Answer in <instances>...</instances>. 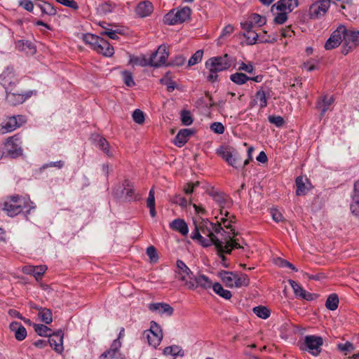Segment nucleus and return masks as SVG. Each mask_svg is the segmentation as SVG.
Segmentation results:
<instances>
[{
  "mask_svg": "<svg viewBox=\"0 0 359 359\" xmlns=\"http://www.w3.org/2000/svg\"><path fill=\"white\" fill-rule=\"evenodd\" d=\"M213 291L225 299H230L232 297L231 292L229 290L223 288L222 285L219 283H215L212 285Z\"/></svg>",
  "mask_w": 359,
  "mask_h": 359,
  "instance_id": "obj_38",
  "label": "nucleus"
},
{
  "mask_svg": "<svg viewBox=\"0 0 359 359\" xmlns=\"http://www.w3.org/2000/svg\"><path fill=\"white\" fill-rule=\"evenodd\" d=\"M2 210H4L8 217H13L22 212V205L4 202Z\"/></svg>",
  "mask_w": 359,
  "mask_h": 359,
  "instance_id": "obj_24",
  "label": "nucleus"
},
{
  "mask_svg": "<svg viewBox=\"0 0 359 359\" xmlns=\"http://www.w3.org/2000/svg\"><path fill=\"white\" fill-rule=\"evenodd\" d=\"M97 137H98V140H97V142L96 144L97 147L100 149L102 150L103 152L108 156H109V157L112 156L113 153L110 150V146H109L108 141L102 137L97 136Z\"/></svg>",
  "mask_w": 359,
  "mask_h": 359,
  "instance_id": "obj_40",
  "label": "nucleus"
},
{
  "mask_svg": "<svg viewBox=\"0 0 359 359\" xmlns=\"http://www.w3.org/2000/svg\"><path fill=\"white\" fill-rule=\"evenodd\" d=\"M133 118L135 123L142 124L144 122V114L142 111L137 109L133 113Z\"/></svg>",
  "mask_w": 359,
  "mask_h": 359,
  "instance_id": "obj_58",
  "label": "nucleus"
},
{
  "mask_svg": "<svg viewBox=\"0 0 359 359\" xmlns=\"http://www.w3.org/2000/svg\"><path fill=\"white\" fill-rule=\"evenodd\" d=\"M163 353L165 355H170L175 358L177 356H184V352L183 349L177 345H173L170 346L165 347L163 350Z\"/></svg>",
  "mask_w": 359,
  "mask_h": 359,
  "instance_id": "obj_39",
  "label": "nucleus"
},
{
  "mask_svg": "<svg viewBox=\"0 0 359 359\" xmlns=\"http://www.w3.org/2000/svg\"><path fill=\"white\" fill-rule=\"evenodd\" d=\"M203 55V51L198 50L190 57L188 61V66H193L201 61Z\"/></svg>",
  "mask_w": 359,
  "mask_h": 359,
  "instance_id": "obj_53",
  "label": "nucleus"
},
{
  "mask_svg": "<svg viewBox=\"0 0 359 359\" xmlns=\"http://www.w3.org/2000/svg\"><path fill=\"white\" fill-rule=\"evenodd\" d=\"M238 69L239 71H243V72H245L249 74H252L255 71V67L251 62L246 64V63L242 62L240 64Z\"/></svg>",
  "mask_w": 359,
  "mask_h": 359,
  "instance_id": "obj_63",
  "label": "nucleus"
},
{
  "mask_svg": "<svg viewBox=\"0 0 359 359\" xmlns=\"http://www.w3.org/2000/svg\"><path fill=\"white\" fill-rule=\"evenodd\" d=\"M234 287H241L248 286L250 283V279L246 274H241L240 276L236 272V278L234 280Z\"/></svg>",
  "mask_w": 359,
  "mask_h": 359,
  "instance_id": "obj_44",
  "label": "nucleus"
},
{
  "mask_svg": "<svg viewBox=\"0 0 359 359\" xmlns=\"http://www.w3.org/2000/svg\"><path fill=\"white\" fill-rule=\"evenodd\" d=\"M250 76L242 72H236L232 74L230 76V79L232 82L237 85H243L247 83L249 81Z\"/></svg>",
  "mask_w": 359,
  "mask_h": 359,
  "instance_id": "obj_41",
  "label": "nucleus"
},
{
  "mask_svg": "<svg viewBox=\"0 0 359 359\" xmlns=\"http://www.w3.org/2000/svg\"><path fill=\"white\" fill-rule=\"evenodd\" d=\"M298 6L297 0H280L271 7V12H285L286 13L292 12Z\"/></svg>",
  "mask_w": 359,
  "mask_h": 359,
  "instance_id": "obj_13",
  "label": "nucleus"
},
{
  "mask_svg": "<svg viewBox=\"0 0 359 359\" xmlns=\"http://www.w3.org/2000/svg\"><path fill=\"white\" fill-rule=\"evenodd\" d=\"M153 11V6L149 1H144L138 4L136 8V13L141 18L149 15Z\"/></svg>",
  "mask_w": 359,
  "mask_h": 359,
  "instance_id": "obj_29",
  "label": "nucleus"
},
{
  "mask_svg": "<svg viewBox=\"0 0 359 359\" xmlns=\"http://www.w3.org/2000/svg\"><path fill=\"white\" fill-rule=\"evenodd\" d=\"M191 14V10L188 6H184L177 11H170L164 17V22L168 25H174L182 23L188 20Z\"/></svg>",
  "mask_w": 359,
  "mask_h": 359,
  "instance_id": "obj_3",
  "label": "nucleus"
},
{
  "mask_svg": "<svg viewBox=\"0 0 359 359\" xmlns=\"http://www.w3.org/2000/svg\"><path fill=\"white\" fill-rule=\"evenodd\" d=\"M273 14L276 15L274 18V22L276 24H283L287 19V13H286L285 12H276V13Z\"/></svg>",
  "mask_w": 359,
  "mask_h": 359,
  "instance_id": "obj_62",
  "label": "nucleus"
},
{
  "mask_svg": "<svg viewBox=\"0 0 359 359\" xmlns=\"http://www.w3.org/2000/svg\"><path fill=\"white\" fill-rule=\"evenodd\" d=\"M6 100L11 105H18L23 103L27 99L29 98L33 94L32 90L27 91L25 93H20L18 90H13V88L6 90Z\"/></svg>",
  "mask_w": 359,
  "mask_h": 359,
  "instance_id": "obj_5",
  "label": "nucleus"
},
{
  "mask_svg": "<svg viewBox=\"0 0 359 359\" xmlns=\"http://www.w3.org/2000/svg\"><path fill=\"white\" fill-rule=\"evenodd\" d=\"M39 311V316L45 324H50L53 321L52 312L50 309L42 307H35Z\"/></svg>",
  "mask_w": 359,
  "mask_h": 359,
  "instance_id": "obj_36",
  "label": "nucleus"
},
{
  "mask_svg": "<svg viewBox=\"0 0 359 359\" xmlns=\"http://www.w3.org/2000/svg\"><path fill=\"white\" fill-rule=\"evenodd\" d=\"M338 305L339 297L337 294L333 293L329 295L325 302L326 308L330 311H335L338 308Z\"/></svg>",
  "mask_w": 359,
  "mask_h": 359,
  "instance_id": "obj_42",
  "label": "nucleus"
},
{
  "mask_svg": "<svg viewBox=\"0 0 359 359\" xmlns=\"http://www.w3.org/2000/svg\"><path fill=\"white\" fill-rule=\"evenodd\" d=\"M35 6L40 9L41 16H54L57 14L56 8L49 2L43 0H35Z\"/></svg>",
  "mask_w": 359,
  "mask_h": 359,
  "instance_id": "obj_19",
  "label": "nucleus"
},
{
  "mask_svg": "<svg viewBox=\"0 0 359 359\" xmlns=\"http://www.w3.org/2000/svg\"><path fill=\"white\" fill-rule=\"evenodd\" d=\"M344 41L348 43L352 47L356 48L359 46V31L348 30L346 28V32L344 33Z\"/></svg>",
  "mask_w": 359,
  "mask_h": 359,
  "instance_id": "obj_26",
  "label": "nucleus"
},
{
  "mask_svg": "<svg viewBox=\"0 0 359 359\" xmlns=\"http://www.w3.org/2000/svg\"><path fill=\"white\" fill-rule=\"evenodd\" d=\"M121 346V341L118 339H114L110 348L104 351L100 356V359H125V357L119 351Z\"/></svg>",
  "mask_w": 359,
  "mask_h": 359,
  "instance_id": "obj_11",
  "label": "nucleus"
},
{
  "mask_svg": "<svg viewBox=\"0 0 359 359\" xmlns=\"http://www.w3.org/2000/svg\"><path fill=\"white\" fill-rule=\"evenodd\" d=\"M210 130L216 134L222 135L224 133L225 128L220 122H214L210 124Z\"/></svg>",
  "mask_w": 359,
  "mask_h": 359,
  "instance_id": "obj_56",
  "label": "nucleus"
},
{
  "mask_svg": "<svg viewBox=\"0 0 359 359\" xmlns=\"http://www.w3.org/2000/svg\"><path fill=\"white\" fill-rule=\"evenodd\" d=\"M25 122V118L23 116L18 115L9 117L2 123L0 128V133L5 134L15 130L20 127Z\"/></svg>",
  "mask_w": 359,
  "mask_h": 359,
  "instance_id": "obj_8",
  "label": "nucleus"
},
{
  "mask_svg": "<svg viewBox=\"0 0 359 359\" xmlns=\"http://www.w3.org/2000/svg\"><path fill=\"white\" fill-rule=\"evenodd\" d=\"M123 80L128 87H133L135 85L132 73L128 71L122 72Z\"/></svg>",
  "mask_w": 359,
  "mask_h": 359,
  "instance_id": "obj_54",
  "label": "nucleus"
},
{
  "mask_svg": "<svg viewBox=\"0 0 359 359\" xmlns=\"http://www.w3.org/2000/svg\"><path fill=\"white\" fill-rule=\"evenodd\" d=\"M15 47L20 51L28 50L30 53H34L36 52L35 46L32 42L27 40H18L15 43Z\"/></svg>",
  "mask_w": 359,
  "mask_h": 359,
  "instance_id": "obj_34",
  "label": "nucleus"
},
{
  "mask_svg": "<svg viewBox=\"0 0 359 359\" xmlns=\"http://www.w3.org/2000/svg\"><path fill=\"white\" fill-rule=\"evenodd\" d=\"M258 41L260 43H273L276 41V38L266 35V32L264 31V34H259Z\"/></svg>",
  "mask_w": 359,
  "mask_h": 359,
  "instance_id": "obj_64",
  "label": "nucleus"
},
{
  "mask_svg": "<svg viewBox=\"0 0 359 359\" xmlns=\"http://www.w3.org/2000/svg\"><path fill=\"white\" fill-rule=\"evenodd\" d=\"M297 187L296 195L304 196L311 189V184L308 178L303 176H299L295 180Z\"/></svg>",
  "mask_w": 359,
  "mask_h": 359,
  "instance_id": "obj_17",
  "label": "nucleus"
},
{
  "mask_svg": "<svg viewBox=\"0 0 359 359\" xmlns=\"http://www.w3.org/2000/svg\"><path fill=\"white\" fill-rule=\"evenodd\" d=\"M210 196L212 197L213 200L219 204L220 208H229L231 204L229 198L223 193L212 191Z\"/></svg>",
  "mask_w": 359,
  "mask_h": 359,
  "instance_id": "obj_31",
  "label": "nucleus"
},
{
  "mask_svg": "<svg viewBox=\"0 0 359 359\" xmlns=\"http://www.w3.org/2000/svg\"><path fill=\"white\" fill-rule=\"evenodd\" d=\"M344 32H346V27L340 25L325 42V48L326 50H332L338 47L341 41H344Z\"/></svg>",
  "mask_w": 359,
  "mask_h": 359,
  "instance_id": "obj_7",
  "label": "nucleus"
},
{
  "mask_svg": "<svg viewBox=\"0 0 359 359\" xmlns=\"http://www.w3.org/2000/svg\"><path fill=\"white\" fill-rule=\"evenodd\" d=\"M243 36L248 41V45H253L256 43L259 38V34L253 29L248 32H244Z\"/></svg>",
  "mask_w": 359,
  "mask_h": 359,
  "instance_id": "obj_52",
  "label": "nucleus"
},
{
  "mask_svg": "<svg viewBox=\"0 0 359 359\" xmlns=\"http://www.w3.org/2000/svg\"><path fill=\"white\" fill-rule=\"evenodd\" d=\"M18 83L13 68L7 67L0 75V84L4 86L5 90L13 88Z\"/></svg>",
  "mask_w": 359,
  "mask_h": 359,
  "instance_id": "obj_10",
  "label": "nucleus"
},
{
  "mask_svg": "<svg viewBox=\"0 0 359 359\" xmlns=\"http://www.w3.org/2000/svg\"><path fill=\"white\" fill-rule=\"evenodd\" d=\"M304 344L310 353L317 356L322 350L321 346L323 344V339L319 336L307 335L304 338Z\"/></svg>",
  "mask_w": 359,
  "mask_h": 359,
  "instance_id": "obj_6",
  "label": "nucleus"
},
{
  "mask_svg": "<svg viewBox=\"0 0 359 359\" xmlns=\"http://www.w3.org/2000/svg\"><path fill=\"white\" fill-rule=\"evenodd\" d=\"M191 129H181L175 137L174 143L178 147H183L188 141L189 137L192 135Z\"/></svg>",
  "mask_w": 359,
  "mask_h": 359,
  "instance_id": "obj_25",
  "label": "nucleus"
},
{
  "mask_svg": "<svg viewBox=\"0 0 359 359\" xmlns=\"http://www.w3.org/2000/svg\"><path fill=\"white\" fill-rule=\"evenodd\" d=\"M271 93L269 87H260L255 95V103L259 104L261 109L265 108L268 105V100L271 97Z\"/></svg>",
  "mask_w": 359,
  "mask_h": 359,
  "instance_id": "obj_14",
  "label": "nucleus"
},
{
  "mask_svg": "<svg viewBox=\"0 0 359 359\" xmlns=\"http://www.w3.org/2000/svg\"><path fill=\"white\" fill-rule=\"evenodd\" d=\"M194 229L191 232V238L193 240H197L203 247L207 248L212 244L215 245L216 250L222 252V245L219 243V239L215 236V233H227L219 223H212L208 219H204L200 217L198 220H194Z\"/></svg>",
  "mask_w": 359,
  "mask_h": 359,
  "instance_id": "obj_1",
  "label": "nucleus"
},
{
  "mask_svg": "<svg viewBox=\"0 0 359 359\" xmlns=\"http://www.w3.org/2000/svg\"><path fill=\"white\" fill-rule=\"evenodd\" d=\"M170 227L174 231L180 232L183 236H187L189 232L187 224L182 219H175L170 224Z\"/></svg>",
  "mask_w": 359,
  "mask_h": 359,
  "instance_id": "obj_30",
  "label": "nucleus"
},
{
  "mask_svg": "<svg viewBox=\"0 0 359 359\" xmlns=\"http://www.w3.org/2000/svg\"><path fill=\"white\" fill-rule=\"evenodd\" d=\"M129 64L140 67H151L150 57L147 59L144 55H141L140 56L130 55Z\"/></svg>",
  "mask_w": 359,
  "mask_h": 359,
  "instance_id": "obj_33",
  "label": "nucleus"
},
{
  "mask_svg": "<svg viewBox=\"0 0 359 359\" xmlns=\"http://www.w3.org/2000/svg\"><path fill=\"white\" fill-rule=\"evenodd\" d=\"M250 21L253 22V25H257L259 27H261L266 23V20L257 13H253L250 17Z\"/></svg>",
  "mask_w": 359,
  "mask_h": 359,
  "instance_id": "obj_57",
  "label": "nucleus"
},
{
  "mask_svg": "<svg viewBox=\"0 0 359 359\" xmlns=\"http://www.w3.org/2000/svg\"><path fill=\"white\" fill-rule=\"evenodd\" d=\"M351 196L350 210L353 215L359 217V180L354 183L353 190Z\"/></svg>",
  "mask_w": 359,
  "mask_h": 359,
  "instance_id": "obj_18",
  "label": "nucleus"
},
{
  "mask_svg": "<svg viewBox=\"0 0 359 359\" xmlns=\"http://www.w3.org/2000/svg\"><path fill=\"white\" fill-rule=\"evenodd\" d=\"M176 265L178 269L177 273L180 276L179 278L180 280L185 282V283L188 281L187 278L192 280L191 276L193 275V273L183 261L178 259L176 262Z\"/></svg>",
  "mask_w": 359,
  "mask_h": 359,
  "instance_id": "obj_22",
  "label": "nucleus"
},
{
  "mask_svg": "<svg viewBox=\"0 0 359 359\" xmlns=\"http://www.w3.org/2000/svg\"><path fill=\"white\" fill-rule=\"evenodd\" d=\"M169 53L165 45H161L151 56V67H158L165 64Z\"/></svg>",
  "mask_w": 359,
  "mask_h": 359,
  "instance_id": "obj_9",
  "label": "nucleus"
},
{
  "mask_svg": "<svg viewBox=\"0 0 359 359\" xmlns=\"http://www.w3.org/2000/svg\"><path fill=\"white\" fill-rule=\"evenodd\" d=\"M324 14L316 3L313 4L309 8V15L311 19H318L324 15Z\"/></svg>",
  "mask_w": 359,
  "mask_h": 359,
  "instance_id": "obj_49",
  "label": "nucleus"
},
{
  "mask_svg": "<svg viewBox=\"0 0 359 359\" xmlns=\"http://www.w3.org/2000/svg\"><path fill=\"white\" fill-rule=\"evenodd\" d=\"M147 255L150 259L151 262H156L158 259L157 250L153 245H150L147 248Z\"/></svg>",
  "mask_w": 359,
  "mask_h": 359,
  "instance_id": "obj_55",
  "label": "nucleus"
},
{
  "mask_svg": "<svg viewBox=\"0 0 359 359\" xmlns=\"http://www.w3.org/2000/svg\"><path fill=\"white\" fill-rule=\"evenodd\" d=\"M334 98L332 96L325 95L322 100L317 103V108L320 110V116H323L329 109V107L333 103Z\"/></svg>",
  "mask_w": 359,
  "mask_h": 359,
  "instance_id": "obj_32",
  "label": "nucleus"
},
{
  "mask_svg": "<svg viewBox=\"0 0 359 359\" xmlns=\"http://www.w3.org/2000/svg\"><path fill=\"white\" fill-rule=\"evenodd\" d=\"M218 276L228 287H234L236 272L222 270L218 272Z\"/></svg>",
  "mask_w": 359,
  "mask_h": 359,
  "instance_id": "obj_27",
  "label": "nucleus"
},
{
  "mask_svg": "<svg viewBox=\"0 0 359 359\" xmlns=\"http://www.w3.org/2000/svg\"><path fill=\"white\" fill-rule=\"evenodd\" d=\"M232 65V58L228 55L224 54L222 56L212 57L205 62V68L209 74L207 79L209 81L215 82L217 80V73L227 70Z\"/></svg>",
  "mask_w": 359,
  "mask_h": 359,
  "instance_id": "obj_2",
  "label": "nucleus"
},
{
  "mask_svg": "<svg viewBox=\"0 0 359 359\" xmlns=\"http://www.w3.org/2000/svg\"><path fill=\"white\" fill-rule=\"evenodd\" d=\"M9 328L11 332H14L15 337L18 341H22L27 337V330L25 327L20 323L13 321L10 325Z\"/></svg>",
  "mask_w": 359,
  "mask_h": 359,
  "instance_id": "obj_23",
  "label": "nucleus"
},
{
  "mask_svg": "<svg viewBox=\"0 0 359 359\" xmlns=\"http://www.w3.org/2000/svg\"><path fill=\"white\" fill-rule=\"evenodd\" d=\"M116 5L111 2H104L98 7V11L101 14L107 15L111 13L115 8Z\"/></svg>",
  "mask_w": 359,
  "mask_h": 359,
  "instance_id": "obj_50",
  "label": "nucleus"
},
{
  "mask_svg": "<svg viewBox=\"0 0 359 359\" xmlns=\"http://www.w3.org/2000/svg\"><path fill=\"white\" fill-rule=\"evenodd\" d=\"M63 332L61 330L50 333L48 336V343L57 353H62L63 351Z\"/></svg>",
  "mask_w": 359,
  "mask_h": 359,
  "instance_id": "obj_16",
  "label": "nucleus"
},
{
  "mask_svg": "<svg viewBox=\"0 0 359 359\" xmlns=\"http://www.w3.org/2000/svg\"><path fill=\"white\" fill-rule=\"evenodd\" d=\"M143 337L147 338L149 344L154 348L160 344L163 339V336L158 335V334H152L151 332H144Z\"/></svg>",
  "mask_w": 359,
  "mask_h": 359,
  "instance_id": "obj_35",
  "label": "nucleus"
},
{
  "mask_svg": "<svg viewBox=\"0 0 359 359\" xmlns=\"http://www.w3.org/2000/svg\"><path fill=\"white\" fill-rule=\"evenodd\" d=\"M46 270L47 266L46 265L29 266L23 268L25 273L33 275L38 282L42 279L43 273Z\"/></svg>",
  "mask_w": 359,
  "mask_h": 359,
  "instance_id": "obj_20",
  "label": "nucleus"
},
{
  "mask_svg": "<svg viewBox=\"0 0 359 359\" xmlns=\"http://www.w3.org/2000/svg\"><path fill=\"white\" fill-rule=\"evenodd\" d=\"M180 118L182 123L184 126H190L192 124L194 120L191 114L188 110H182L180 114Z\"/></svg>",
  "mask_w": 359,
  "mask_h": 359,
  "instance_id": "obj_51",
  "label": "nucleus"
},
{
  "mask_svg": "<svg viewBox=\"0 0 359 359\" xmlns=\"http://www.w3.org/2000/svg\"><path fill=\"white\" fill-rule=\"evenodd\" d=\"M123 185L124 189L123 192L126 194V198L129 201L135 200V191L130 182L128 180H125Z\"/></svg>",
  "mask_w": 359,
  "mask_h": 359,
  "instance_id": "obj_47",
  "label": "nucleus"
},
{
  "mask_svg": "<svg viewBox=\"0 0 359 359\" xmlns=\"http://www.w3.org/2000/svg\"><path fill=\"white\" fill-rule=\"evenodd\" d=\"M186 285L188 288L194 290L195 288L200 287L204 290L212 288L213 283L210 278L205 275H200L195 277L194 279L187 281Z\"/></svg>",
  "mask_w": 359,
  "mask_h": 359,
  "instance_id": "obj_12",
  "label": "nucleus"
},
{
  "mask_svg": "<svg viewBox=\"0 0 359 359\" xmlns=\"http://www.w3.org/2000/svg\"><path fill=\"white\" fill-rule=\"evenodd\" d=\"M36 208V205L32 202L29 196L24 199V203L22 205V210L26 209L24 212L25 219L28 220V216L31 212L32 210H34Z\"/></svg>",
  "mask_w": 359,
  "mask_h": 359,
  "instance_id": "obj_46",
  "label": "nucleus"
},
{
  "mask_svg": "<svg viewBox=\"0 0 359 359\" xmlns=\"http://www.w3.org/2000/svg\"><path fill=\"white\" fill-rule=\"evenodd\" d=\"M148 308L151 311L158 312L159 314H166L169 316L173 313L174 311L172 306L165 303L150 304Z\"/></svg>",
  "mask_w": 359,
  "mask_h": 359,
  "instance_id": "obj_21",
  "label": "nucleus"
},
{
  "mask_svg": "<svg viewBox=\"0 0 359 359\" xmlns=\"http://www.w3.org/2000/svg\"><path fill=\"white\" fill-rule=\"evenodd\" d=\"M254 313L262 319H266L270 316V310L264 306H258L253 308Z\"/></svg>",
  "mask_w": 359,
  "mask_h": 359,
  "instance_id": "obj_45",
  "label": "nucleus"
},
{
  "mask_svg": "<svg viewBox=\"0 0 359 359\" xmlns=\"http://www.w3.org/2000/svg\"><path fill=\"white\" fill-rule=\"evenodd\" d=\"M268 119L271 123L274 124L276 127L278 128L283 126L285 123L283 118L280 116L271 115L268 117Z\"/></svg>",
  "mask_w": 359,
  "mask_h": 359,
  "instance_id": "obj_60",
  "label": "nucleus"
},
{
  "mask_svg": "<svg viewBox=\"0 0 359 359\" xmlns=\"http://www.w3.org/2000/svg\"><path fill=\"white\" fill-rule=\"evenodd\" d=\"M217 154L224 158L229 165L236 168H238V162L241 161V158L237 153L233 154L231 149L221 147L217 149Z\"/></svg>",
  "mask_w": 359,
  "mask_h": 359,
  "instance_id": "obj_15",
  "label": "nucleus"
},
{
  "mask_svg": "<svg viewBox=\"0 0 359 359\" xmlns=\"http://www.w3.org/2000/svg\"><path fill=\"white\" fill-rule=\"evenodd\" d=\"M228 239L231 241V236L228 233V236L224 238V241H220L219 243L222 245V252L217 251L218 255H224V253L226 254H231V250L233 248H231V245L230 244V242L228 241Z\"/></svg>",
  "mask_w": 359,
  "mask_h": 359,
  "instance_id": "obj_48",
  "label": "nucleus"
},
{
  "mask_svg": "<svg viewBox=\"0 0 359 359\" xmlns=\"http://www.w3.org/2000/svg\"><path fill=\"white\" fill-rule=\"evenodd\" d=\"M7 154L11 158H17L22 154V140L19 134L10 137L6 140Z\"/></svg>",
  "mask_w": 359,
  "mask_h": 359,
  "instance_id": "obj_4",
  "label": "nucleus"
},
{
  "mask_svg": "<svg viewBox=\"0 0 359 359\" xmlns=\"http://www.w3.org/2000/svg\"><path fill=\"white\" fill-rule=\"evenodd\" d=\"M96 51L106 57H111L114 53L113 46L103 38L100 40Z\"/></svg>",
  "mask_w": 359,
  "mask_h": 359,
  "instance_id": "obj_28",
  "label": "nucleus"
},
{
  "mask_svg": "<svg viewBox=\"0 0 359 359\" xmlns=\"http://www.w3.org/2000/svg\"><path fill=\"white\" fill-rule=\"evenodd\" d=\"M19 6L29 12H32L35 6V1L33 2L31 0H20Z\"/></svg>",
  "mask_w": 359,
  "mask_h": 359,
  "instance_id": "obj_61",
  "label": "nucleus"
},
{
  "mask_svg": "<svg viewBox=\"0 0 359 359\" xmlns=\"http://www.w3.org/2000/svg\"><path fill=\"white\" fill-rule=\"evenodd\" d=\"M33 327L37 334L41 337H48L52 332V330L46 325L34 323Z\"/></svg>",
  "mask_w": 359,
  "mask_h": 359,
  "instance_id": "obj_43",
  "label": "nucleus"
},
{
  "mask_svg": "<svg viewBox=\"0 0 359 359\" xmlns=\"http://www.w3.org/2000/svg\"><path fill=\"white\" fill-rule=\"evenodd\" d=\"M289 283L293 289L295 296L300 298V294L304 292V289L294 280H289Z\"/></svg>",
  "mask_w": 359,
  "mask_h": 359,
  "instance_id": "obj_59",
  "label": "nucleus"
},
{
  "mask_svg": "<svg viewBox=\"0 0 359 359\" xmlns=\"http://www.w3.org/2000/svg\"><path fill=\"white\" fill-rule=\"evenodd\" d=\"M101 39V37L90 33L83 34V41L86 44H89L95 50H96L97 46H98Z\"/></svg>",
  "mask_w": 359,
  "mask_h": 359,
  "instance_id": "obj_37",
  "label": "nucleus"
}]
</instances>
